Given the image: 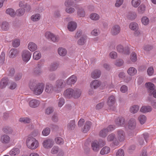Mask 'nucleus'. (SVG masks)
Here are the masks:
<instances>
[{"mask_svg":"<svg viewBox=\"0 0 156 156\" xmlns=\"http://www.w3.org/2000/svg\"><path fill=\"white\" fill-rule=\"evenodd\" d=\"M59 149L58 146H55L52 149L51 153L53 154H56L59 151Z\"/></svg>","mask_w":156,"mask_h":156,"instance_id":"nucleus-61","label":"nucleus"},{"mask_svg":"<svg viewBox=\"0 0 156 156\" xmlns=\"http://www.w3.org/2000/svg\"><path fill=\"white\" fill-rule=\"evenodd\" d=\"M91 124V122L87 121L86 122L82 132L84 133L87 132L90 129Z\"/></svg>","mask_w":156,"mask_h":156,"instance_id":"nucleus-29","label":"nucleus"},{"mask_svg":"<svg viewBox=\"0 0 156 156\" xmlns=\"http://www.w3.org/2000/svg\"><path fill=\"white\" fill-rule=\"evenodd\" d=\"M115 128L114 125H109L106 129H104L101 130L99 133V136L102 137H105L107 136L108 132L113 130Z\"/></svg>","mask_w":156,"mask_h":156,"instance_id":"nucleus-4","label":"nucleus"},{"mask_svg":"<svg viewBox=\"0 0 156 156\" xmlns=\"http://www.w3.org/2000/svg\"><path fill=\"white\" fill-rule=\"evenodd\" d=\"M120 26L118 25H115L112 27L111 33L113 35H116L120 33Z\"/></svg>","mask_w":156,"mask_h":156,"instance_id":"nucleus-13","label":"nucleus"},{"mask_svg":"<svg viewBox=\"0 0 156 156\" xmlns=\"http://www.w3.org/2000/svg\"><path fill=\"white\" fill-rule=\"evenodd\" d=\"M138 25L137 23H130L129 25V27L132 30H136L138 29Z\"/></svg>","mask_w":156,"mask_h":156,"instance_id":"nucleus-48","label":"nucleus"},{"mask_svg":"<svg viewBox=\"0 0 156 156\" xmlns=\"http://www.w3.org/2000/svg\"><path fill=\"white\" fill-rule=\"evenodd\" d=\"M147 73L149 76H151L153 75L154 73L153 68L152 67H150L148 68L147 70Z\"/></svg>","mask_w":156,"mask_h":156,"instance_id":"nucleus-56","label":"nucleus"},{"mask_svg":"<svg viewBox=\"0 0 156 156\" xmlns=\"http://www.w3.org/2000/svg\"><path fill=\"white\" fill-rule=\"evenodd\" d=\"M117 139L120 142L124 140L125 139V133L122 130H120L118 131Z\"/></svg>","mask_w":156,"mask_h":156,"instance_id":"nucleus-23","label":"nucleus"},{"mask_svg":"<svg viewBox=\"0 0 156 156\" xmlns=\"http://www.w3.org/2000/svg\"><path fill=\"white\" fill-rule=\"evenodd\" d=\"M141 21L144 25H147L149 22V20L147 17L144 16L142 18Z\"/></svg>","mask_w":156,"mask_h":156,"instance_id":"nucleus-50","label":"nucleus"},{"mask_svg":"<svg viewBox=\"0 0 156 156\" xmlns=\"http://www.w3.org/2000/svg\"><path fill=\"white\" fill-rule=\"evenodd\" d=\"M65 85L63 84V80H58L55 83V90L59 91L62 88L64 87Z\"/></svg>","mask_w":156,"mask_h":156,"instance_id":"nucleus-12","label":"nucleus"},{"mask_svg":"<svg viewBox=\"0 0 156 156\" xmlns=\"http://www.w3.org/2000/svg\"><path fill=\"white\" fill-rule=\"evenodd\" d=\"M139 107L137 105H133L130 108V112L133 113H136L139 110Z\"/></svg>","mask_w":156,"mask_h":156,"instance_id":"nucleus-38","label":"nucleus"},{"mask_svg":"<svg viewBox=\"0 0 156 156\" xmlns=\"http://www.w3.org/2000/svg\"><path fill=\"white\" fill-rule=\"evenodd\" d=\"M50 129L48 128H46L43 129L42 132V134L44 136H47L50 133Z\"/></svg>","mask_w":156,"mask_h":156,"instance_id":"nucleus-55","label":"nucleus"},{"mask_svg":"<svg viewBox=\"0 0 156 156\" xmlns=\"http://www.w3.org/2000/svg\"><path fill=\"white\" fill-rule=\"evenodd\" d=\"M25 10L24 9H20L16 11V14L17 15L20 16L23 15L25 12Z\"/></svg>","mask_w":156,"mask_h":156,"instance_id":"nucleus-54","label":"nucleus"},{"mask_svg":"<svg viewBox=\"0 0 156 156\" xmlns=\"http://www.w3.org/2000/svg\"><path fill=\"white\" fill-rule=\"evenodd\" d=\"M41 18L40 15L39 14H34L31 16V19L33 21L35 22L38 21Z\"/></svg>","mask_w":156,"mask_h":156,"instance_id":"nucleus-41","label":"nucleus"},{"mask_svg":"<svg viewBox=\"0 0 156 156\" xmlns=\"http://www.w3.org/2000/svg\"><path fill=\"white\" fill-rule=\"evenodd\" d=\"M152 110V108L150 106H144L140 109V111L143 113H147L151 112Z\"/></svg>","mask_w":156,"mask_h":156,"instance_id":"nucleus-31","label":"nucleus"},{"mask_svg":"<svg viewBox=\"0 0 156 156\" xmlns=\"http://www.w3.org/2000/svg\"><path fill=\"white\" fill-rule=\"evenodd\" d=\"M45 91L49 94H51L53 93L54 91H56L55 90V87H54L53 85L49 83L47 84L45 86Z\"/></svg>","mask_w":156,"mask_h":156,"instance_id":"nucleus-14","label":"nucleus"},{"mask_svg":"<svg viewBox=\"0 0 156 156\" xmlns=\"http://www.w3.org/2000/svg\"><path fill=\"white\" fill-rule=\"evenodd\" d=\"M54 141L50 139L45 140L42 142V145L46 149L51 148L54 144Z\"/></svg>","mask_w":156,"mask_h":156,"instance_id":"nucleus-9","label":"nucleus"},{"mask_svg":"<svg viewBox=\"0 0 156 156\" xmlns=\"http://www.w3.org/2000/svg\"><path fill=\"white\" fill-rule=\"evenodd\" d=\"M101 72L98 70H95L91 73V77L93 79H97L99 78L101 76Z\"/></svg>","mask_w":156,"mask_h":156,"instance_id":"nucleus-28","label":"nucleus"},{"mask_svg":"<svg viewBox=\"0 0 156 156\" xmlns=\"http://www.w3.org/2000/svg\"><path fill=\"white\" fill-rule=\"evenodd\" d=\"M115 102V97L113 95L109 96L107 101V104L109 106L110 109L112 110H115V106L114 104Z\"/></svg>","mask_w":156,"mask_h":156,"instance_id":"nucleus-3","label":"nucleus"},{"mask_svg":"<svg viewBox=\"0 0 156 156\" xmlns=\"http://www.w3.org/2000/svg\"><path fill=\"white\" fill-rule=\"evenodd\" d=\"M101 85V82L98 80H93L90 83V86L91 89H96Z\"/></svg>","mask_w":156,"mask_h":156,"instance_id":"nucleus-15","label":"nucleus"},{"mask_svg":"<svg viewBox=\"0 0 156 156\" xmlns=\"http://www.w3.org/2000/svg\"><path fill=\"white\" fill-rule=\"evenodd\" d=\"M77 24L75 22L71 21L69 22L67 28L70 31H73L77 27Z\"/></svg>","mask_w":156,"mask_h":156,"instance_id":"nucleus-20","label":"nucleus"},{"mask_svg":"<svg viewBox=\"0 0 156 156\" xmlns=\"http://www.w3.org/2000/svg\"><path fill=\"white\" fill-rule=\"evenodd\" d=\"M31 54V53L28 50H25L22 52V58L23 62H27L30 59Z\"/></svg>","mask_w":156,"mask_h":156,"instance_id":"nucleus-8","label":"nucleus"},{"mask_svg":"<svg viewBox=\"0 0 156 156\" xmlns=\"http://www.w3.org/2000/svg\"><path fill=\"white\" fill-rule=\"evenodd\" d=\"M5 57V54L4 52L1 53L0 58V63H3L4 62Z\"/></svg>","mask_w":156,"mask_h":156,"instance_id":"nucleus-62","label":"nucleus"},{"mask_svg":"<svg viewBox=\"0 0 156 156\" xmlns=\"http://www.w3.org/2000/svg\"><path fill=\"white\" fill-rule=\"evenodd\" d=\"M127 73L130 75L134 76L136 73L137 70L133 67H130L128 69Z\"/></svg>","mask_w":156,"mask_h":156,"instance_id":"nucleus-33","label":"nucleus"},{"mask_svg":"<svg viewBox=\"0 0 156 156\" xmlns=\"http://www.w3.org/2000/svg\"><path fill=\"white\" fill-rule=\"evenodd\" d=\"M145 10V6L143 4H141L138 8V12L140 14L143 13Z\"/></svg>","mask_w":156,"mask_h":156,"instance_id":"nucleus-51","label":"nucleus"},{"mask_svg":"<svg viewBox=\"0 0 156 156\" xmlns=\"http://www.w3.org/2000/svg\"><path fill=\"white\" fill-rule=\"evenodd\" d=\"M132 6L134 8L137 7L141 3L140 0H132L131 2Z\"/></svg>","mask_w":156,"mask_h":156,"instance_id":"nucleus-42","label":"nucleus"},{"mask_svg":"<svg viewBox=\"0 0 156 156\" xmlns=\"http://www.w3.org/2000/svg\"><path fill=\"white\" fill-rule=\"evenodd\" d=\"M116 156H124V151L122 149H119L116 153Z\"/></svg>","mask_w":156,"mask_h":156,"instance_id":"nucleus-64","label":"nucleus"},{"mask_svg":"<svg viewBox=\"0 0 156 156\" xmlns=\"http://www.w3.org/2000/svg\"><path fill=\"white\" fill-rule=\"evenodd\" d=\"M58 53L60 55L64 56L66 55L67 51L64 48H59L58 49Z\"/></svg>","mask_w":156,"mask_h":156,"instance_id":"nucleus-35","label":"nucleus"},{"mask_svg":"<svg viewBox=\"0 0 156 156\" xmlns=\"http://www.w3.org/2000/svg\"><path fill=\"white\" fill-rule=\"evenodd\" d=\"M116 49L118 51L125 54H128L129 52V48L128 47L124 48L122 45H119L117 46Z\"/></svg>","mask_w":156,"mask_h":156,"instance_id":"nucleus-11","label":"nucleus"},{"mask_svg":"<svg viewBox=\"0 0 156 156\" xmlns=\"http://www.w3.org/2000/svg\"><path fill=\"white\" fill-rule=\"evenodd\" d=\"M0 141L2 144H7L10 143L11 138L9 135L7 134H3L0 137Z\"/></svg>","mask_w":156,"mask_h":156,"instance_id":"nucleus-10","label":"nucleus"},{"mask_svg":"<svg viewBox=\"0 0 156 156\" xmlns=\"http://www.w3.org/2000/svg\"><path fill=\"white\" fill-rule=\"evenodd\" d=\"M77 78L74 75H73L69 77L67 80L66 83L69 85L74 84L76 81Z\"/></svg>","mask_w":156,"mask_h":156,"instance_id":"nucleus-16","label":"nucleus"},{"mask_svg":"<svg viewBox=\"0 0 156 156\" xmlns=\"http://www.w3.org/2000/svg\"><path fill=\"white\" fill-rule=\"evenodd\" d=\"M130 59L133 62H135L137 60L136 54L134 52H133L130 55Z\"/></svg>","mask_w":156,"mask_h":156,"instance_id":"nucleus-52","label":"nucleus"},{"mask_svg":"<svg viewBox=\"0 0 156 156\" xmlns=\"http://www.w3.org/2000/svg\"><path fill=\"white\" fill-rule=\"evenodd\" d=\"M6 13L11 17L14 16L16 14L14 10L11 8L8 9L6 11Z\"/></svg>","mask_w":156,"mask_h":156,"instance_id":"nucleus-45","label":"nucleus"},{"mask_svg":"<svg viewBox=\"0 0 156 156\" xmlns=\"http://www.w3.org/2000/svg\"><path fill=\"white\" fill-rule=\"evenodd\" d=\"M90 18L92 20L96 21L99 20L100 16L98 14L93 13L90 14Z\"/></svg>","mask_w":156,"mask_h":156,"instance_id":"nucleus-37","label":"nucleus"},{"mask_svg":"<svg viewBox=\"0 0 156 156\" xmlns=\"http://www.w3.org/2000/svg\"><path fill=\"white\" fill-rule=\"evenodd\" d=\"M59 64L57 62H55L51 64L49 67V69L50 71H54L56 70L59 66Z\"/></svg>","mask_w":156,"mask_h":156,"instance_id":"nucleus-39","label":"nucleus"},{"mask_svg":"<svg viewBox=\"0 0 156 156\" xmlns=\"http://www.w3.org/2000/svg\"><path fill=\"white\" fill-rule=\"evenodd\" d=\"M110 151V149L109 147H105L102 148L101 151L100 153L101 154H104L108 153Z\"/></svg>","mask_w":156,"mask_h":156,"instance_id":"nucleus-46","label":"nucleus"},{"mask_svg":"<svg viewBox=\"0 0 156 156\" xmlns=\"http://www.w3.org/2000/svg\"><path fill=\"white\" fill-rule=\"evenodd\" d=\"M8 81V79L6 78L2 79L0 81V88L2 89L5 88L7 84Z\"/></svg>","mask_w":156,"mask_h":156,"instance_id":"nucleus-30","label":"nucleus"},{"mask_svg":"<svg viewBox=\"0 0 156 156\" xmlns=\"http://www.w3.org/2000/svg\"><path fill=\"white\" fill-rule=\"evenodd\" d=\"M55 141L57 144H62L64 143V141L63 139L60 137H58L55 139Z\"/></svg>","mask_w":156,"mask_h":156,"instance_id":"nucleus-53","label":"nucleus"},{"mask_svg":"<svg viewBox=\"0 0 156 156\" xmlns=\"http://www.w3.org/2000/svg\"><path fill=\"white\" fill-rule=\"evenodd\" d=\"M18 53L16 49L13 48L11 49L9 53V57L11 58H13L15 57Z\"/></svg>","mask_w":156,"mask_h":156,"instance_id":"nucleus-32","label":"nucleus"},{"mask_svg":"<svg viewBox=\"0 0 156 156\" xmlns=\"http://www.w3.org/2000/svg\"><path fill=\"white\" fill-rule=\"evenodd\" d=\"M145 86L147 88L148 92L149 95H150L153 91L155 89L154 85L152 83L148 82L145 84Z\"/></svg>","mask_w":156,"mask_h":156,"instance_id":"nucleus-17","label":"nucleus"},{"mask_svg":"<svg viewBox=\"0 0 156 156\" xmlns=\"http://www.w3.org/2000/svg\"><path fill=\"white\" fill-rule=\"evenodd\" d=\"M104 105V102L102 101L98 104L96 106V109L99 110L102 108Z\"/></svg>","mask_w":156,"mask_h":156,"instance_id":"nucleus-60","label":"nucleus"},{"mask_svg":"<svg viewBox=\"0 0 156 156\" xmlns=\"http://www.w3.org/2000/svg\"><path fill=\"white\" fill-rule=\"evenodd\" d=\"M12 46L15 48L18 47L20 44V40L18 38H16L13 40L12 41Z\"/></svg>","mask_w":156,"mask_h":156,"instance_id":"nucleus-44","label":"nucleus"},{"mask_svg":"<svg viewBox=\"0 0 156 156\" xmlns=\"http://www.w3.org/2000/svg\"><path fill=\"white\" fill-rule=\"evenodd\" d=\"M3 131L5 133L8 134H11L12 133V130L11 127L6 126L2 129Z\"/></svg>","mask_w":156,"mask_h":156,"instance_id":"nucleus-36","label":"nucleus"},{"mask_svg":"<svg viewBox=\"0 0 156 156\" xmlns=\"http://www.w3.org/2000/svg\"><path fill=\"white\" fill-rule=\"evenodd\" d=\"M73 0H66L65 3V5L66 7V11L69 13H73L75 11V9L72 7H69L73 5Z\"/></svg>","mask_w":156,"mask_h":156,"instance_id":"nucleus-5","label":"nucleus"},{"mask_svg":"<svg viewBox=\"0 0 156 156\" xmlns=\"http://www.w3.org/2000/svg\"><path fill=\"white\" fill-rule=\"evenodd\" d=\"M125 122V119L122 117L118 118L115 121V125L118 126L123 125L124 124Z\"/></svg>","mask_w":156,"mask_h":156,"instance_id":"nucleus-18","label":"nucleus"},{"mask_svg":"<svg viewBox=\"0 0 156 156\" xmlns=\"http://www.w3.org/2000/svg\"><path fill=\"white\" fill-rule=\"evenodd\" d=\"M25 143L27 147L31 150L37 149L39 145L38 140L32 136L28 137L26 139Z\"/></svg>","mask_w":156,"mask_h":156,"instance_id":"nucleus-2","label":"nucleus"},{"mask_svg":"<svg viewBox=\"0 0 156 156\" xmlns=\"http://www.w3.org/2000/svg\"><path fill=\"white\" fill-rule=\"evenodd\" d=\"M29 86L30 89L33 92L34 94L39 95L43 92L44 84L43 83L36 84V81H33L30 82Z\"/></svg>","mask_w":156,"mask_h":156,"instance_id":"nucleus-1","label":"nucleus"},{"mask_svg":"<svg viewBox=\"0 0 156 156\" xmlns=\"http://www.w3.org/2000/svg\"><path fill=\"white\" fill-rule=\"evenodd\" d=\"M34 73L36 76L40 75L42 73L41 69L39 68H36L35 69Z\"/></svg>","mask_w":156,"mask_h":156,"instance_id":"nucleus-63","label":"nucleus"},{"mask_svg":"<svg viewBox=\"0 0 156 156\" xmlns=\"http://www.w3.org/2000/svg\"><path fill=\"white\" fill-rule=\"evenodd\" d=\"M86 37H81L77 41V44L80 45H84L86 41Z\"/></svg>","mask_w":156,"mask_h":156,"instance_id":"nucleus-49","label":"nucleus"},{"mask_svg":"<svg viewBox=\"0 0 156 156\" xmlns=\"http://www.w3.org/2000/svg\"><path fill=\"white\" fill-rule=\"evenodd\" d=\"M46 38L51 40L53 42H58L59 40V37L58 36L55 35L50 32H47L45 34Z\"/></svg>","mask_w":156,"mask_h":156,"instance_id":"nucleus-6","label":"nucleus"},{"mask_svg":"<svg viewBox=\"0 0 156 156\" xmlns=\"http://www.w3.org/2000/svg\"><path fill=\"white\" fill-rule=\"evenodd\" d=\"M128 127L130 129H134L136 126V122L134 119H131L129 121L128 123Z\"/></svg>","mask_w":156,"mask_h":156,"instance_id":"nucleus-22","label":"nucleus"},{"mask_svg":"<svg viewBox=\"0 0 156 156\" xmlns=\"http://www.w3.org/2000/svg\"><path fill=\"white\" fill-rule=\"evenodd\" d=\"M147 119L146 117L144 115H140L138 118V120L141 124H144Z\"/></svg>","mask_w":156,"mask_h":156,"instance_id":"nucleus-43","label":"nucleus"},{"mask_svg":"<svg viewBox=\"0 0 156 156\" xmlns=\"http://www.w3.org/2000/svg\"><path fill=\"white\" fill-rule=\"evenodd\" d=\"M73 89L69 88L64 91V94L66 98H73Z\"/></svg>","mask_w":156,"mask_h":156,"instance_id":"nucleus-19","label":"nucleus"},{"mask_svg":"<svg viewBox=\"0 0 156 156\" xmlns=\"http://www.w3.org/2000/svg\"><path fill=\"white\" fill-rule=\"evenodd\" d=\"M65 103V100L62 98H60L58 101V105L59 107H62Z\"/></svg>","mask_w":156,"mask_h":156,"instance_id":"nucleus-58","label":"nucleus"},{"mask_svg":"<svg viewBox=\"0 0 156 156\" xmlns=\"http://www.w3.org/2000/svg\"><path fill=\"white\" fill-rule=\"evenodd\" d=\"M20 149L17 148H14L9 152V154L11 156H16L20 153Z\"/></svg>","mask_w":156,"mask_h":156,"instance_id":"nucleus-25","label":"nucleus"},{"mask_svg":"<svg viewBox=\"0 0 156 156\" xmlns=\"http://www.w3.org/2000/svg\"><path fill=\"white\" fill-rule=\"evenodd\" d=\"M81 94V91L78 89H73V98H78L80 97Z\"/></svg>","mask_w":156,"mask_h":156,"instance_id":"nucleus-26","label":"nucleus"},{"mask_svg":"<svg viewBox=\"0 0 156 156\" xmlns=\"http://www.w3.org/2000/svg\"><path fill=\"white\" fill-rule=\"evenodd\" d=\"M77 14L80 17H84L85 15V11L82 8H79L77 11Z\"/></svg>","mask_w":156,"mask_h":156,"instance_id":"nucleus-34","label":"nucleus"},{"mask_svg":"<svg viewBox=\"0 0 156 156\" xmlns=\"http://www.w3.org/2000/svg\"><path fill=\"white\" fill-rule=\"evenodd\" d=\"M102 143H101V141L99 142L97 141H94L91 144V147L93 151H98L100 148L105 144V142L103 141Z\"/></svg>","mask_w":156,"mask_h":156,"instance_id":"nucleus-7","label":"nucleus"},{"mask_svg":"<svg viewBox=\"0 0 156 156\" xmlns=\"http://www.w3.org/2000/svg\"><path fill=\"white\" fill-rule=\"evenodd\" d=\"M41 57V54L39 51H36L34 53L33 57L34 59L38 60Z\"/></svg>","mask_w":156,"mask_h":156,"instance_id":"nucleus-40","label":"nucleus"},{"mask_svg":"<svg viewBox=\"0 0 156 156\" xmlns=\"http://www.w3.org/2000/svg\"><path fill=\"white\" fill-rule=\"evenodd\" d=\"M39 101L35 99H32L29 102V106L32 108L37 107L39 105Z\"/></svg>","mask_w":156,"mask_h":156,"instance_id":"nucleus-27","label":"nucleus"},{"mask_svg":"<svg viewBox=\"0 0 156 156\" xmlns=\"http://www.w3.org/2000/svg\"><path fill=\"white\" fill-rule=\"evenodd\" d=\"M75 126V121L72 120L68 124L67 126V128L69 129L72 130L74 128Z\"/></svg>","mask_w":156,"mask_h":156,"instance_id":"nucleus-47","label":"nucleus"},{"mask_svg":"<svg viewBox=\"0 0 156 156\" xmlns=\"http://www.w3.org/2000/svg\"><path fill=\"white\" fill-rule=\"evenodd\" d=\"M32 137L34 138L40 135V132L38 130H34L31 133Z\"/></svg>","mask_w":156,"mask_h":156,"instance_id":"nucleus-59","label":"nucleus"},{"mask_svg":"<svg viewBox=\"0 0 156 156\" xmlns=\"http://www.w3.org/2000/svg\"><path fill=\"white\" fill-rule=\"evenodd\" d=\"M28 49L31 51H34L37 49V45L34 43L30 42L28 45Z\"/></svg>","mask_w":156,"mask_h":156,"instance_id":"nucleus-24","label":"nucleus"},{"mask_svg":"<svg viewBox=\"0 0 156 156\" xmlns=\"http://www.w3.org/2000/svg\"><path fill=\"white\" fill-rule=\"evenodd\" d=\"M19 120L24 123H29L30 121V119L28 118H20Z\"/></svg>","mask_w":156,"mask_h":156,"instance_id":"nucleus-57","label":"nucleus"},{"mask_svg":"<svg viewBox=\"0 0 156 156\" xmlns=\"http://www.w3.org/2000/svg\"><path fill=\"white\" fill-rule=\"evenodd\" d=\"M0 27L2 31H6L9 30L10 27V25L8 22L6 21H4L2 22L0 25Z\"/></svg>","mask_w":156,"mask_h":156,"instance_id":"nucleus-21","label":"nucleus"}]
</instances>
